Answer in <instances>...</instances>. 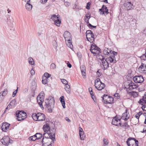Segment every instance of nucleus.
Masks as SVG:
<instances>
[{"mask_svg": "<svg viewBox=\"0 0 146 146\" xmlns=\"http://www.w3.org/2000/svg\"><path fill=\"white\" fill-rule=\"evenodd\" d=\"M67 45L68 47L71 49L73 47V45L72 44V43L70 42V41L68 42Z\"/></svg>", "mask_w": 146, "mask_h": 146, "instance_id": "42", "label": "nucleus"}, {"mask_svg": "<svg viewBox=\"0 0 146 146\" xmlns=\"http://www.w3.org/2000/svg\"><path fill=\"white\" fill-rule=\"evenodd\" d=\"M70 88V86L68 84V83L66 84V87L65 88V90L66 91L67 93L69 94H70V93L71 92Z\"/></svg>", "mask_w": 146, "mask_h": 146, "instance_id": "29", "label": "nucleus"}, {"mask_svg": "<svg viewBox=\"0 0 146 146\" xmlns=\"http://www.w3.org/2000/svg\"><path fill=\"white\" fill-rule=\"evenodd\" d=\"M29 140L31 141H35L36 139H37V138L35 137H34L31 136L29 138Z\"/></svg>", "mask_w": 146, "mask_h": 146, "instance_id": "48", "label": "nucleus"}, {"mask_svg": "<svg viewBox=\"0 0 146 146\" xmlns=\"http://www.w3.org/2000/svg\"><path fill=\"white\" fill-rule=\"evenodd\" d=\"M138 93L135 92H130V94L133 96L134 98H136L138 96Z\"/></svg>", "mask_w": 146, "mask_h": 146, "instance_id": "33", "label": "nucleus"}, {"mask_svg": "<svg viewBox=\"0 0 146 146\" xmlns=\"http://www.w3.org/2000/svg\"><path fill=\"white\" fill-rule=\"evenodd\" d=\"M103 142H104V143L105 145H108L109 143L107 139H105V138H104L103 139Z\"/></svg>", "mask_w": 146, "mask_h": 146, "instance_id": "51", "label": "nucleus"}, {"mask_svg": "<svg viewBox=\"0 0 146 146\" xmlns=\"http://www.w3.org/2000/svg\"><path fill=\"white\" fill-rule=\"evenodd\" d=\"M16 114L17 117L18 121H21L24 120L26 117V114L22 111L17 110V111Z\"/></svg>", "mask_w": 146, "mask_h": 146, "instance_id": "5", "label": "nucleus"}, {"mask_svg": "<svg viewBox=\"0 0 146 146\" xmlns=\"http://www.w3.org/2000/svg\"><path fill=\"white\" fill-rule=\"evenodd\" d=\"M48 80L46 79L44 77L42 78V83L43 84H47L48 81Z\"/></svg>", "mask_w": 146, "mask_h": 146, "instance_id": "32", "label": "nucleus"}, {"mask_svg": "<svg viewBox=\"0 0 146 146\" xmlns=\"http://www.w3.org/2000/svg\"><path fill=\"white\" fill-rule=\"evenodd\" d=\"M110 50H108V48H106L103 51L104 54L105 55H108L110 53Z\"/></svg>", "mask_w": 146, "mask_h": 146, "instance_id": "31", "label": "nucleus"}, {"mask_svg": "<svg viewBox=\"0 0 146 146\" xmlns=\"http://www.w3.org/2000/svg\"><path fill=\"white\" fill-rule=\"evenodd\" d=\"M25 7L27 10L28 11H30V10H31L32 9V6L29 3V2H28L25 5Z\"/></svg>", "mask_w": 146, "mask_h": 146, "instance_id": "27", "label": "nucleus"}, {"mask_svg": "<svg viewBox=\"0 0 146 146\" xmlns=\"http://www.w3.org/2000/svg\"><path fill=\"white\" fill-rule=\"evenodd\" d=\"M10 103L11 104V106H13L14 107L17 104L16 100L15 99L12 100L10 102Z\"/></svg>", "mask_w": 146, "mask_h": 146, "instance_id": "39", "label": "nucleus"}, {"mask_svg": "<svg viewBox=\"0 0 146 146\" xmlns=\"http://www.w3.org/2000/svg\"><path fill=\"white\" fill-rule=\"evenodd\" d=\"M100 81V79L99 78L96 79L95 81L94 86L97 90H101L105 87V84H100L99 83Z\"/></svg>", "mask_w": 146, "mask_h": 146, "instance_id": "6", "label": "nucleus"}, {"mask_svg": "<svg viewBox=\"0 0 146 146\" xmlns=\"http://www.w3.org/2000/svg\"><path fill=\"white\" fill-rule=\"evenodd\" d=\"M139 115H138V114H137L135 115V117L136 118V119H135V120L136 121V122L135 123V124H136L137 123H138L139 122Z\"/></svg>", "mask_w": 146, "mask_h": 146, "instance_id": "45", "label": "nucleus"}, {"mask_svg": "<svg viewBox=\"0 0 146 146\" xmlns=\"http://www.w3.org/2000/svg\"><path fill=\"white\" fill-rule=\"evenodd\" d=\"M37 115H38V113H33L32 115V117L34 120H35L36 121H37V118L38 117Z\"/></svg>", "mask_w": 146, "mask_h": 146, "instance_id": "40", "label": "nucleus"}, {"mask_svg": "<svg viewBox=\"0 0 146 146\" xmlns=\"http://www.w3.org/2000/svg\"><path fill=\"white\" fill-rule=\"evenodd\" d=\"M121 126L122 127H125V129H128L129 127V126L127 122L124 123Z\"/></svg>", "mask_w": 146, "mask_h": 146, "instance_id": "38", "label": "nucleus"}, {"mask_svg": "<svg viewBox=\"0 0 146 146\" xmlns=\"http://www.w3.org/2000/svg\"><path fill=\"white\" fill-rule=\"evenodd\" d=\"M133 79L136 83H141L144 81L143 78L142 76H135L133 78Z\"/></svg>", "mask_w": 146, "mask_h": 146, "instance_id": "10", "label": "nucleus"}, {"mask_svg": "<svg viewBox=\"0 0 146 146\" xmlns=\"http://www.w3.org/2000/svg\"><path fill=\"white\" fill-rule=\"evenodd\" d=\"M141 108L143 111H146V105H143Z\"/></svg>", "mask_w": 146, "mask_h": 146, "instance_id": "62", "label": "nucleus"}, {"mask_svg": "<svg viewBox=\"0 0 146 146\" xmlns=\"http://www.w3.org/2000/svg\"><path fill=\"white\" fill-rule=\"evenodd\" d=\"M31 74L32 75H33L35 74L34 70L32 68L31 71Z\"/></svg>", "mask_w": 146, "mask_h": 146, "instance_id": "63", "label": "nucleus"}, {"mask_svg": "<svg viewBox=\"0 0 146 146\" xmlns=\"http://www.w3.org/2000/svg\"><path fill=\"white\" fill-rule=\"evenodd\" d=\"M44 94L43 92H41L37 96V99L38 98L41 99V102H44Z\"/></svg>", "mask_w": 146, "mask_h": 146, "instance_id": "22", "label": "nucleus"}, {"mask_svg": "<svg viewBox=\"0 0 146 146\" xmlns=\"http://www.w3.org/2000/svg\"><path fill=\"white\" fill-rule=\"evenodd\" d=\"M86 36L88 40L90 42H92L94 41V35L93 33L86 35Z\"/></svg>", "mask_w": 146, "mask_h": 146, "instance_id": "13", "label": "nucleus"}, {"mask_svg": "<svg viewBox=\"0 0 146 146\" xmlns=\"http://www.w3.org/2000/svg\"><path fill=\"white\" fill-rule=\"evenodd\" d=\"M8 93L7 90V89H5L3 91L2 93H0V95L1 96L2 98H4L5 97L7 94Z\"/></svg>", "mask_w": 146, "mask_h": 146, "instance_id": "25", "label": "nucleus"}, {"mask_svg": "<svg viewBox=\"0 0 146 146\" xmlns=\"http://www.w3.org/2000/svg\"><path fill=\"white\" fill-rule=\"evenodd\" d=\"M61 82L65 85L68 84L67 81L65 79H61Z\"/></svg>", "mask_w": 146, "mask_h": 146, "instance_id": "52", "label": "nucleus"}, {"mask_svg": "<svg viewBox=\"0 0 146 146\" xmlns=\"http://www.w3.org/2000/svg\"><path fill=\"white\" fill-rule=\"evenodd\" d=\"M1 143L6 146L8 145L9 143H11L12 140L7 136L4 137L1 140Z\"/></svg>", "mask_w": 146, "mask_h": 146, "instance_id": "8", "label": "nucleus"}, {"mask_svg": "<svg viewBox=\"0 0 146 146\" xmlns=\"http://www.w3.org/2000/svg\"><path fill=\"white\" fill-rule=\"evenodd\" d=\"M129 117V116H128L127 115V111L126 110L125 112L122 114L121 118H123V119H124L125 121H126L127 120Z\"/></svg>", "mask_w": 146, "mask_h": 146, "instance_id": "20", "label": "nucleus"}, {"mask_svg": "<svg viewBox=\"0 0 146 146\" xmlns=\"http://www.w3.org/2000/svg\"><path fill=\"white\" fill-rule=\"evenodd\" d=\"M53 45L54 47L56 48L57 47V44L56 42L55 41L53 42Z\"/></svg>", "mask_w": 146, "mask_h": 146, "instance_id": "54", "label": "nucleus"}, {"mask_svg": "<svg viewBox=\"0 0 146 146\" xmlns=\"http://www.w3.org/2000/svg\"><path fill=\"white\" fill-rule=\"evenodd\" d=\"M36 137L37 139H40L42 137V135L40 133H36Z\"/></svg>", "mask_w": 146, "mask_h": 146, "instance_id": "43", "label": "nucleus"}, {"mask_svg": "<svg viewBox=\"0 0 146 146\" xmlns=\"http://www.w3.org/2000/svg\"><path fill=\"white\" fill-rule=\"evenodd\" d=\"M111 123L112 124L118 127L121 126V119L119 118L116 117V116L114 117Z\"/></svg>", "mask_w": 146, "mask_h": 146, "instance_id": "9", "label": "nucleus"}, {"mask_svg": "<svg viewBox=\"0 0 146 146\" xmlns=\"http://www.w3.org/2000/svg\"><path fill=\"white\" fill-rule=\"evenodd\" d=\"M45 103L48 112L50 113L52 112V109L54 107V98L52 96L49 97L48 99L45 100Z\"/></svg>", "mask_w": 146, "mask_h": 146, "instance_id": "1", "label": "nucleus"}, {"mask_svg": "<svg viewBox=\"0 0 146 146\" xmlns=\"http://www.w3.org/2000/svg\"><path fill=\"white\" fill-rule=\"evenodd\" d=\"M50 68L51 69H54L56 68V64H50Z\"/></svg>", "mask_w": 146, "mask_h": 146, "instance_id": "60", "label": "nucleus"}, {"mask_svg": "<svg viewBox=\"0 0 146 146\" xmlns=\"http://www.w3.org/2000/svg\"><path fill=\"white\" fill-rule=\"evenodd\" d=\"M128 146H139L138 141L134 138H129L126 141Z\"/></svg>", "mask_w": 146, "mask_h": 146, "instance_id": "3", "label": "nucleus"}, {"mask_svg": "<svg viewBox=\"0 0 146 146\" xmlns=\"http://www.w3.org/2000/svg\"><path fill=\"white\" fill-rule=\"evenodd\" d=\"M104 67V70L107 69L109 67V64H102Z\"/></svg>", "mask_w": 146, "mask_h": 146, "instance_id": "57", "label": "nucleus"}, {"mask_svg": "<svg viewBox=\"0 0 146 146\" xmlns=\"http://www.w3.org/2000/svg\"><path fill=\"white\" fill-rule=\"evenodd\" d=\"M80 68L82 76H85L86 75L85 66L83 64L80 66Z\"/></svg>", "mask_w": 146, "mask_h": 146, "instance_id": "18", "label": "nucleus"}, {"mask_svg": "<svg viewBox=\"0 0 146 146\" xmlns=\"http://www.w3.org/2000/svg\"><path fill=\"white\" fill-rule=\"evenodd\" d=\"M45 133H44L43 135V138H51V137L50 135L51 136L50 134L49 133V132H45Z\"/></svg>", "mask_w": 146, "mask_h": 146, "instance_id": "28", "label": "nucleus"}, {"mask_svg": "<svg viewBox=\"0 0 146 146\" xmlns=\"http://www.w3.org/2000/svg\"><path fill=\"white\" fill-rule=\"evenodd\" d=\"M66 41H68V42L70 41V40L71 39V36L66 37H64Z\"/></svg>", "mask_w": 146, "mask_h": 146, "instance_id": "49", "label": "nucleus"}, {"mask_svg": "<svg viewBox=\"0 0 146 146\" xmlns=\"http://www.w3.org/2000/svg\"><path fill=\"white\" fill-rule=\"evenodd\" d=\"M140 58L141 60H144L146 59V54H143L142 55L140 56Z\"/></svg>", "mask_w": 146, "mask_h": 146, "instance_id": "44", "label": "nucleus"}, {"mask_svg": "<svg viewBox=\"0 0 146 146\" xmlns=\"http://www.w3.org/2000/svg\"><path fill=\"white\" fill-rule=\"evenodd\" d=\"M64 37L71 36L70 33L67 31H65L64 33Z\"/></svg>", "mask_w": 146, "mask_h": 146, "instance_id": "37", "label": "nucleus"}, {"mask_svg": "<svg viewBox=\"0 0 146 146\" xmlns=\"http://www.w3.org/2000/svg\"><path fill=\"white\" fill-rule=\"evenodd\" d=\"M10 124L6 122H5L2 125L1 127L2 129L4 131H6L9 128Z\"/></svg>", "mask_w": 146, "mask_h": 146, "instance_id": "15", "label": "nucleus"}, {"mask_svg": "<svg viewBox=\"0 0 146 146\" xmlns=\"http://www.w3.org/2000/svg\"><path fill=\"white\" fill-rule=\"evenodd\" d=\"M145 96H143L142 98L140 100L138 103L142 105L146 104V97Z\"/></svg>", "mask_w": 146, "mask_h": 146, "instance_id": "23", "label": "nucleus"}, {"mask_svg": "<svg viewBox=\"0 0 146 146\" xmlns=\"http://www.w3.org/2000/svg\"><path fill=\"white\" fill-rule=\"evenodd\" d=\"M124 6L128 10H129L132 8L133 5L131 2H126L124 3Z\"/></svg>", "mask_w": 146, "mask_h": 146, "instance_id": "17", "label": "nucleus"}, {"mask_svg": "<svg viewBox=\"0 0 146 146\" xmlns=\"http://www.w3.org/2000/svg\"><path fill=\"white\" fill-rule=\"evenodd\" d=\"M51 74H48L47 72L44 73L43 75L42 76V77H44L46 78V79L49 80V78L50 77Z\"/></svg>", "mask_w": 146, "mask_h": 146, "instance_id": "34", "label": "nucleus"}, {"mask_svg": "<svg viewBox=\"0 0 146 146\" xmlns=\"http://www.w3.org/2000/svg\"><path fill=\"white\" fill-rule=\"evenodd\" d=\"M92 33V32L91 30H87L86 32V35H88V34H90H90Z\"/></svg>", "mask_w": 146, "mask_h": 146, "instance_id": "64", "label": "nucleus"}, {"mask_svg": "<svg viewBox=\"0 0 146 146\" xmlns=\"http://www.w3.org/2000/svg\"><path fill=\"white\" fill-rule=\"evenodd\" d=\"M114 96L116 99H119L120 98V96L118 93H116L114 95Z\"/></svg>", "mask_w": 146, "mask_h": 146, "instance_id": "47", "label": "nucleus"}, {"mask_svg": "<svg viewBox=\"0 0 146 146\" xmlns=\"http://www.w3.org/2000/svg\"><path fill=\"white\" fill-rule=\"evenodd\" d=\"M56 130L55 128H53L52 129H50L49 132L51 135H50L52 143L54 142V140H55V135Z\"/></svg>", "mask_w": 146, "mask_h": 146, "instance_id": "11", "label": "nucleus"}, {"mask_svg": "<svg viewBox=\"0 0 146 146\" xmlns=\"http://www.w3.org/2000/svg\"><path fill=\"white\" fill-rule=\"evenodd\" d=\"M14 108V107L13 106H11V104L10 103H9V104L7 106V107L6 108V109L5 111L4 112H5L6 110L7 109H9L12 108Z\"/></svg>", "mask_w": 146, "mask_h": 146, "instance_id": "46", "label": "nucleus"}, {"mask_svg": "<svg viewBox=\"0 0 146 146\" xmlns=\"http://www.w3.org/2000/svg\"><path fill=\"white\" fill-rule=\"evenodd\" d=\"M53 143H54V142L52 143V141H49V142L48 143H42V146H48V145L51 146V144Z\"/></svg>", "mask_w": 146, "mask_h": 146, "instance_id": "36", "label": "nucleus"}, {"mask_svg": "<svg viewBox=\"0 0 146 146\" xmlns=\"http://www.w3.org/2000/svg\"><path fill=\"white\" fill-rule=\"evenodd\" d=\"M52 140V139L51 138H43L42 141V143H48L49 142V141H50V140Z\"/></svg>", "mask_w": 146, "mask_h": 146, "instance_id": "26", "label": "nucleus"}, {"mask_svg": "<svg viewBox=\"0 0 146 146\" xmlns=\"http://www.w3.org/2000/svg\"><path fill=\"white\" fill-rule=\"evenodd\" d=\"M139 72L142 73H146V65L141 64L138 68Z\"/></svg>", "mask_w": 146, "mask_h": 146, "instance_id": "12", "label": "nucleus"}, {"mask_svg": "<svg viewBox=\"0 0 146 146\" xmlns=\"http://www.w3.org/2000/svg\"><path fill=\"white\" fill-rule=\"evenodd\" d=\"M51 19L54 21L57 19L56 15L55 14L53 15L51 17Z\"/></svg>", "mask_w": 146, "mask_h": 146, "instance_id": "50", "label": "nucleus"}, {"mask_svg": "<svg viewBox=\"0 0 146 146\" xmlns=\"http://www.w3.org/2000/svg\"><path fill=\"white\" fill-rule=\"evenodd\" d=\"M129 86L128 88L130 90H132L136 88L137 87V86L134 83L132 82H131L128 84Z\"/></svg>", "mask_w": 146, "mask_h": 146, "instance_id": "16", "label": "nucleus"}, {"mask_svg": "<svg viewBox=\"0 0 146 146\" xmlns=\"http://www.w3.org/2000/svg\"><path fill=\"white\" fill-rule=\"evenodd\" d=\"M37 117V121H42L45 119V116L42 113H38Z\"/></svg>", "mask_w": 146, "mask_h": 146, "instance_id": "14", "label": "nucleus"}, {"mask_svg": "<svg viewBox=\"0 0 146 146\" xmlns=\"http://www.w3.org/2000/svg\"><path fill=\"white\" fill-rule=\"evenodd\" d=\"M54 24L58 27H59L61 23V20L60 19H57L54 21Z\"/></svg>", "mask_w": 146, "mask_h": 146, "instance_id": "30", "label": "nucleus"}, {"mask_svg": "<svg viewBox=\"0 0 146 146\" xmlns=\"http://www.w3.org/2000/svg\"><path fill=\"white\" fill-rule=\"evenodd\" d=\"M108 11V10L107 9V7H105V8L104 13H106V15H107L109 13Z\"/></svg>", "mask_w": 146, "mask_h": 146, "instance_id": "59", "label": "nucleus"}, {"mask_svg": "<svg viewBox=\"0 0 146 146\" xmlns=\"http://www.w3.org/2000/svg\"><path fill=\"white\" fill-rule=\"evenodd\" d=\"M50 129L49 125L47 123L44 124L43 127V129L44 132H49Z\"/></svg>", "mask_w": 146, "mask_h": 146, "instance_id": "21", "label": "nucleus"}, {"mask_svg": "<svg viewBox=\"0 0 146 146\" xmlns=\"http://www.w3.org/2000/svg\"><path fill=\"white\" fill-rule=\"evenodd\" d=\"M28 60L29 64H34V61L33 59L32 58H29Z\"/></svg>", "mask_w": 146, "mask_h": 146, "instance_id": "41", "label": "nucleus"}, {"mask_svg": "<svg viewBox=\"0 0 146 146\" xmlns=\"http://www.w3.org/2000/svg\"><path fill=\"white\" fill-rule=\"evenodd\" d=\"M91 3L90 2H88L87 3V5L86 6V8L88 9H89L90 8V6Z\"/></svg>", "mask_w": 146, "mask_h": 146, "instance_id": "56", "label": "nucleus"}, {"mask_svg": "<svg viewBox=\"0 0 146 146\" xmlns=\"http://www.w3.org/2000/svg\"><path fill=\"white\" fill-rule=\"evenodd\" d=\"M64 4L65 6L66 7H68L70 5V3L69 2L66 1L64 3Z\"/></svg>", "mask_w": 146, "mask_h": 146, "instance_id": "61", "label": "nucleus"}, {"mask_svg": "<svg viewBox=\"0 0 146 146\" xmlns=\"http://www.w3.org/2000/svg\"><path fill=\"white\" fill-rule=\"evenodd\" d=\"M79 135L80 136V138L81 140H84L85 139L86 137V135L84 134V133H82L80 134V133H79Z\"/></svg>", "mask_w": 146, "mask_h": 146, "instance_id": "35", "label": "nucleus"}, {"mask_svg": "<svg viewBox=\"0 0 146 146\" xmlns=\"http://www.w3.org/2000/svg\"><path fill=\"white\" fill-rule=\"evenodd\" d=\"M18 87H17V89L13 92L12 94V96L13 97H14L16 95L18 91Z\"/></svg>", "mask_w": 146, "mask_h": 146, "instance_id": "53", "label": "nucleus"}, {"mask_svg": "<svg viewBox=\"0 0 146 146\" xmlns=\"http://www.w3.org/2000/svg\"><path fill=\"white\" fill-rule=\"evenodd\" d=\"M90 50L95 56H97L101 52V49L100 48H99L94 43L92 44L90 49Z\"/></svg>", "mask_w": 146, "mask_h": 146, "instance_id": "2", "label": "nucleus"}, {"mask_svg": "<svg viewBox=\"0 0 146 146\" xmlns=\"http://www.w3.org/2000/svg\"><path fill=\"white\" fill-rule=\"evenodd\" d=\"M88 26L91 29V27H93L94 28H96V26H93L91 24L89 23L88 25Z\"/></svg>", "mask_w": 146, "mask_h": 146, "instance_id": "55", "label": "nucleus"}, {"mask_svg": "<svg viewBox=\"0 0 146 146\" xmlns=\"http://www.w3.org/2000/svg\"><path fill=\"white\" fill-rule=\"evenodd\" d=\"M60 101L61 103L62 104V106L63 108H65V102L64 100V96H61L60 98Z\"/></svg>", "mask_w": 146, "mask_h": 146, "instance_id": "24", "label": "nucleus"}, {"mask_svg": "<svg viewBox=\"0 0 146 146\" xmlns=\"http://www.w3.org/2000/svg\"><path fill=\"white\" fill-rule=\"evenodd\" d=\"M110 53L113 54L112 56H110L109 57L106 58V60H105V61H106L108 64L107 61H110V63H115L116 60L115 59V56L117 54V52L115 51H113L112 50H110Z\"/></svg>", "mask_w": 146, "mask_h": 146, "instance_id": "7", "label": "nucleus"}, {"mask_svg": "<svg viewBox=\"0 0 146 146\" xmlns=\"http://www.w3.org/2000/svg\"><path fill=\"white\" fill-rule=\"evenodd\" d=\"M102 101L105 104H112L113 103V98L109 96L108 95H104L102 97Z\"/></svg>", "mask_w": 146, "mask_h": 146, "instance_id": "4", "label": "nucleus"}, {"mask_svg": "<svg viewBox=\"0 0 146 146\" xmlns=\"http://www.w3.org/2000/svg\"><path fill=\"white\" fill-rule=\"evenodd\" d=\"M36 87V84L35 81L32 82L31 85V91L33 93L35 92Z\"/></svg>", "mask_w": 146, "mask_h": 146, "instance_id": "19", "label": "nucleus"}, {"mask_svg": "<svg viewBox=\"0 0 146 146\" xmlns=\"http://www.w3.org/2000/svg\"><path fill=\"white\" fill-rule=\"evenodd\" d=\"M83 132H84L82 129L81 127H79V134L80 133V134H81Z\"/></svg>", "mask_w": 146, "mask_h": 146, "instance_id": "58", "label": "nucleus"}]
</instances>
